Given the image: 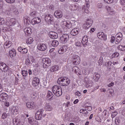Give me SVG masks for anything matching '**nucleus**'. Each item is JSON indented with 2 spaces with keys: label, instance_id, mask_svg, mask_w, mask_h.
I'll return each instance as SVG.
<instances>
[{
  "label": "nucleus",
  "instance_id": "nucleus-1",
  "mask_svg": "<svg viewBox=\"0 0 125 125\" xmlns=\"http://www.w3.org/2000/svg\"><path fill=\"white\" fill-rule=\"evenodd\" d=\"M16 20L14 18L11 19H7L6 21L4 23V19L3 18H0V24H4L5 28H6L7 31H11L12 28L11 27H13L16 24Z\"/></svg>",
  "mask_w": 125,
  "mask_h": 125
},
{
  "label": "nucleus",
  "instance_id": "nucleus-2",
  "mask_svg": "<svg viewBox=\"0 0 125 125\" xmlns=\"http://www.w3.org/2000/svg\"><path fill=\"white\" fill-rule=\"evenodd\" d=\"M70 83H71V81L67 77H60L58 80V83L62 86L69 85Z\"/></svg>",
  "mask_w": 125,
  "mask_h": 125
},
{
  "label": "nucleus",
  "instance_id": "nucleus-3",
  "mask_svg": "<svg viewBox=\"0 0 125 125\" xmlns=\"http://www.w3.org/2000/svg\"><path fill=\"white\" fill-rule=\"evenodd\" d=\"M53 93L56 96H61L62 95V88L60 85H54L52 87Z\"/></svg>",
  "mask_w": 125,
  "mask_h": 125
},
{
  "label": "nucleus",
  "instance_id": "nucleus-4",
  "mask_svg": "<svg viewBox=\"0 0 125 125\" xmlns=\"http://www.w3.org/2000/svg\"><path fill=\"white\" fill-rule=\"evenodd\" d=\"M84 82L85 83V87L87 88H90V87H92V85H93L92 81L87 77L84 78Z\"/></svg>",
  "mask_w": 125,
  "mask_h": 125
},
{
  "label": "nucleus",
  "instance_id": "nucleus-5",
  "mask_svg": "<svg viewBox=\"0 0 125 125\" xmlns=\"http://www.w3.org/2000/svg\"><path fill=\"white\" fill-rule=\"evenodd\" d=\"M44 19L45 21L48 24H52L53 22V16L49 14H46L45 15Z\"/></svg>",
  "mask_w": 125,
  "mask_h": 125
},
{
  "label": "nucleus",
  "instance_id": "nucleus-6",
  "mask_svg": "<svg viewBox=\"0 0 125 125\" xmlns=\"http://www.w3.org/2000/svg\"><path fill=\"white\" fill-rule=\"evenodd\" d=\"M42 63H43V68H47L50 66V64L51 63V60L48 58H44L42 60Z\"/></svg>",
  "mask_w": 125,
  "mask_h": 125
},
{
  "label": "nucleus",
  "instance_id": "nucleus-7",
  "mask_svg": "<svg viewBox=\"0 0 125 125\" xmlns=\"http://www.w3.org/2000/svg\"><path fill=\"white\" fill-rule=\"evenodd\" d=\"M69 41V35L67 34H64L62 35V37H60V41L62 43H67L68 41Z\"/></svg>",
  "mask_w": 125,
  "mask_h": 125
},
{
  "label": "nucleus",
  "instance_id": "nucleus-8",
  "mask_svg": "<svg viewBox=\"0 0 125 125\" xmlns=\"http://www.w3.org/2000/svg\"><path fill=\"white\" fill-rule=\"evenodd\" d=\"M72 62L74 65H79L81 62L80 57L77 55H74L72 56Z\"/></svg>",
  "mask_w": 125,
  "mask_h": 125
},
{
  "label": "nucleus",
  "instance_id": "nucleus-9",
  "mask_svg": "<svg viewBox=\"0 0 125 125\" xmlns=\"http://www.w3.org/2000/svg\"><path fill=\"white\" fill-rule=\"evenodd\" d=\"M92 23H93V21L91 19H87L86 23L83 25V28L85 30L89 29V28H90V26L92 25Z\"/></svg>",
  "mask_w": 125,
  "mask_h": 125
},
{
  "label": "nucleus",
  "instance_id": "nucleus-10",
  "mask_svg": "<svg viewBox=\"0 0 125 125\" xmlns=\"http://www.w3.org/2000/svg\"><path fill=\"white\" fill-rule=\"evenodd\" d=\"M61 26L63 29H70L71 27V23L66 21H62Z\"/></svg>",
  "mask_w": 125,
  "mask_h": 125
},
{
  "label": "nucleus",
  "instance_id": "nucleus-11",
  "mask_svg": "<svg viewBox=\"0 0 125 125\" xmlns=\"http://www.w3.org/2000/svg\"><path fill=\"white\" fill-rule=\"evenodd\" d=\"M123 40V34L121 32H119L116 35L115 43H119Z\"/></svg>",
  "mask_w": 125,
  "mask_h": 125
},
{
  "label": "nucleus",
  "instance_id": "nucleus-12",
  "mask_svg": "<svg viewBox=\"0 0 125 125\" xmlns=\"http://www.w3.org/2000/svg\"><path fill=\"white\" fill-rule=\"evenodd\" d=\"M37 48L39 50H40V51H45V50H46L47 46L46 44L41 43L37 45Z\"/></svg>",
  "mask_w": 125,
  "mask_h": 125
},
{
  "label": "nucleus",
  "instance_id": "nucleus-13",
  "mask_svg": "<svg viewBox=\"0 0 125 125\" xmlns=\"http://www.w3.org/2000/svg\"><path fill=\"white\" fill-rule=\"evenodd\" d=\"M0 70L3 72H7L8 71V66L4 62H0Z\"/></svg>",
  "mask_w": 125,
  "mask_h": 125
},
{
  "label": "nucleus",
  "instance_id": "nucleus-14",
  "mask_svg": "<svg viewBox=\"0 0 125 125\" xmlns=\"http://www.w3.org/2000/svg\"><path fill=\"white\" fill-rule=\"evenodd\" d=\"M43 112V110H39L37 111L35 114V118L37 120H42V114Z\"/></svg>",
  "mask_w": 125,
  "mask_h": 125
},
{
  "label": "nucleus",
  "instance_id": "nucleus-15",
  "mask_svg": "<svg viewBox=\"0 0 125 125\" xmlns=\"http://www.w3.org/2000/svg\"><path fill=\"white\" fill-rule=\"evenodd\" d=\"M54 16L56 18L60 19V18H62L63 17V13L62 11L60 10H56L54 12Z\"/></svg>",
  "mask_w": 125,
  "mask_h": 125
},
{
  "label": "nucleus",
  "instance_id": "nucleus-16",
  "mask_svg": "<svg viewBox=\"0 0 125 125\" xmlns=\"http://www.w3.org/2000/svg\"><path fill=\"white\" fill-rule=\"evenodd\" d=\"M97 37L98 39H100V40H102V41H106V40H107V36L105 35V33L102 32L98 33Z\"/></svg>",
  "mask_w": 125,
  "mask_h": 125
},
{
  "label": "nucleus",
  "instance_id": "nucleus-17",
  "mask_svg": "<svg viewBox=\"0 0 125 125\" xmlns=\"http://www.w3.org/2000/svg\"><path fill=\"white\" fill-rule=\"evenodd\" d=\"M8 99V95L5 93L0 94V101L1 102H5Z\"/></svg>",
  "mask_w": 125,
  "mask_h": 125
},
{
  "label": "nucleus",
  "instance_id": "nucleus-18",
  "mask_svg": "<svg viewBox=\"0 0 125 125\" xmlns=\"http://www.w3.org/2000/svg\"><path fill=\"white\" fill-rule=\"evenodd\" d=\"M106 10L109 15H115V14H116V11L111 7L107 6L106 7Z\"/></svg>",
  "mask_w": 125,
  "mask_h": 125
},
{
  "label": "nucleus",
  "instance_id": "nucleus-19",
  "mask_svg": "<svg viewBox=\"0 0 125 125\" xmlns=\"http://www.w3.org/2000/svg\"><path fill=\"white\" fill-rule=\"evenodd\" d=\"M67 49H68V46L66 45H63L60 48V49L58 51V52L59 54H63L67 51Z\"/></svg>",
  "mask_w": 125,
  "mask_h": 125
},
{
  "label": "nucleus",
  "instance_id": "nucleus-20",
  "mask_svg": "<svg viewBox=\"0 0 125 125\" xmlns=\"http://www.w3.org/2000/svg\"><path fill=\"white\" fill-rule=\"evenodd\" d=\"M28 122L31 125H39V123H38V121L35 120V119H34V118L32 117H30L28 118Z\"/></svg>",
  "mask_w": 125,
  "mask_h": 125
},
{
  "label": "nucleus",
  "instance_id": "nucleus-21",
  "mask_svg": "<svg viewBox=\"0 0 125 125\" xmlns=\"http://www.w3.org/2000/svg\"><path fill=\"white\" fill-rule=\"evenodd\" d=\"M89 6H90L88 2H87L85 5L83 6L82 9L83 10V11L85 12V13H89Z\"/></svg>",
  "mask_w": 125,
  "mask_h": 125
},
{
  "label": "nucleus",
  "instance_id": "nucleus-22",
  "mask_svg": "<svg viewBox=\"0 0 125 125\" xmlns=\"http://www.w3.org/2000/svg\"><path fill=\"white\" fill-rule=\"evenodd\" d=\"M11 113L14 116H16L18 114V107L13 106L11 109Z\"/></svg>",
  "mask_w": 125,
  "mask_h": 125
},
{
  "label": "nucleus",
  "instance_id": "nucleus-23",
  "mask_svg": "<svg viewBox=\"0 0 125 125\" xmlns=\"http://www.w3.org/2000/svg\"><path fill=\"white\" fill-rule=\"evenodd\" d=\"M32 84L33 86L37 87V86L40 84V79L36 77L33 78L32 81Z\"/></svg>",
  "mask_w": 125,
  "mask_h": 125
},
{
  "label": "nucleus",
  "instance_id": "nucleus-24",
  "mask_svg": "<svg viewBox=\"0 0 125 125\" xmlns=\"http://www.w3.org/2000/svg\"><path fill=\"white\" fill-rule=\"evenodd\" d=\"M72 71L73 72L75 73V74H77L78 76H81V75H82V72H81L80 68H79V67H78L77 66H74L72 68Z\"/></svg>",
  "mask_w": 125,
  "mask_h": 125
},
{
  "label": "nucleus",
  "instance_id": "nucleus-25",
  "mask_svg": "<svg viewBox=\"0 0 125 125\" xmlns=\"http://www.w3.org/2000/svg\"><path fill=\"white\" fill-rule=\"evenodd\" d=\"M47 97L50 101L53 100V99H54V95L52 92L51 91H48Z\"/></svg>",
  "mask_w": 125,
  "mask_h": 125
},
{
  "label": "nucleus",
  "instance_id": "nucleus-26",
  "mask_svg": "<svg viewBox=\"0 0 125 125\" xmlns=\"http://www.w3.org/2000/svg\"><path fill=\"white\" fill-rule=\"evenodd\" d=\"M44 108L46 111H52L53 109L52 108V106H51V105H50V104L49 103L45 104Z\"/></svg>",
  "mask_w": 125,
  "mask_h": 125
},
{
  "label": "nucleus",
  "instance_id": "nucleus-27",
  "mask_svg": "<svg viewBox=\"0 0 125 125\" xmlns=\"http://www.w3.org/2000/svg\"><path fill=\"white\" fill-rule=\"evenodd\" d=\"M32 23H34L33 24L35 25V24H40L41 22H42V20H41V18L39 17L34 18L32 21Z\"/></svg>",
  "mask_w": 125,
  "mask_h": 125
},
{
  "label": "nucleus",
  "instance_id": "nucleus-28",
  "mask_svg": "<svg viewBox=\"0 0 125 125\" xmlns=\"http://www.w3.org/2000/svg\"><path fill=\"white\" fill-rule=\"evenodd\" d=\"M79 32H80L79 28H74L71 30L70 34L72 36H77L79 34Z\"/></svg>",
  "mask_w": 125,
  "mask_h": 125
},
{
  "label": "nucleus",
  "instance_id": "nucleus-29",
  "mask_svg": "<svg viewBox=\"0 0 125 125\" xmlns=\"http://www.w3.org/2000/svg\"><path fill=\"white\" fill-rule=\"evenodd\" d=\"M88 38H87V37L84 36L83 38V40L82 41V43L83 44V45L84 46H86L87 45L88 42Z\"/></svg>",
  "mask_w": 125,
  "mask_h": 125
},
{
  "label": "nucleus",
  "instance_id": "nucleus-30",
  "mask_svg": "<svg viewBox=\"0 0 125 125\" xmlns=\"http://www.w3.org/2000/svg\"><path fill=\"white\" fill-rule=\"evenodd\" d=\"M49 36L51 39H57L58 38V34L55 32H51L49 33Z\"/></svg>",
  "mask_w": 125,
  "mask_h": 125
},
{
  "label": "nucleus",
  "instance_id": "nucleus-31",
  "mask_svg": "<svg viewBox=\"0 0 125 125\" xmlns=\"http://www.w3.org/2000/svg\"><path fill=\"white\" fill-rule=\"evenodd\" d=\"M59 70V66L58 65H53V66H51L50 68V71L53 72H57V71H58Z\"/></svg>",
  "mask_w": 125,
  "mask_h": 125
},
{
  "label": "nucleus",
  "instance_id": "nucleus-32",
  "mask_svg": "<svg viewBox=\"0 0 125 125\" xmlns=\"http://www.w3.org/2000/svg\"><path fill=\"white\" fill-rule=\"evenodd\" d=\"M26 107L29 109H34L35 108V103L34 102H27L26 103Z\"/></svg>",
  "mask_w": 125,
  "mask_h": 125
},
{
  "label": "nucleus",
  "instance_id": "nucleus-33",
  "mask_svg": "<svg viewBox=\"0 0 125 125\" xmlns=\"http://www.w3.org/2000/svg\"><path fill=\"white\" fill-rule=\"evenodd\" d=\"M10 46H11V41H6L4 44V47L5 48H9Z\"/></svg>",
  "mask_w": 125,
  "mask_h": 125
},
{
  "label": "nucleus",
  "instance_id": "nucleus-34",
  "mask_svg": "<svg viewBox=\"0 0 125 125\" xmlns=\"http://www.w3.org/2000/svg\"><path fill=\"white\" fill-rule=\"evenodd\" d=\"M9 54L10 56H12V57H14L15 56H16V51H15V49H12L11 50H10Z\"/></svg>",
  "mask_w": 125,
  "mask_h": 125
},
{
  "label": "nucleus",
  "instance_id": "nucleus-35",
  "mask_svg": "<svg viewBox=\"0 0 125 125\" xmlns=\"http://www.w3.org/2000/svg\"><path fill=\"white\" fill-rule=\"evenodd\" d=\"M51 45L54 47H57L59 45V42L58 41L54 40L52 42Z\"/></svg>",
  "mask_w": 125,
  "mask_h": 125
},
{
  "label": "nucleus",
  "instance_id": "nucleus-36",
  "mask_svg": "<svg viewBox=\"0 0 125 125\" xmlns=\"http://www.w3.org/2000/svg\"><path fill=\"white\" fill-rule=\"evenodd\" d=\"M24 32L26 34H31L32 33V28L30 27H26L24 29Z\"/></svg>",
  "mask_w": 125,
  "mask_h": 125
},
{
  "label": "nucleus",
  "instance_id": "nucleus-37",
  "mask_svg": "<svg viewBox=\"0 0 125 125\" xmlns=\"http://www.w3.org/2000/svg\"><path fill=\"white\" fill-rule=\"evenodd\" d=\"M5 14L9 16L11 13V8H9L6 9L4 11Z\"/></svg>",
  "mask_w": 125,
  "mask_h": 125
},
{
  "label": "nucleus",
  "instance_id": "nucleus-38",
  "mask_svg": "<svg viewBox=\"0 0 125 125\" xmlns=\"http://www.w3.org/2000/svg\"><path fill=\"white\" fill-rule=\"evenodd\" d=\"M78 5L72 4L70 7V9H71V10H73V11L77 10L78 9Z\"/></svg>",
  "mask_w": 125,
  "mask_h": 125
},
{
  "label": "nucleus",
  "instance_id": "nucleus-39",
  "mask_svg": "<svg viewBox=\"0 0 125 125\" xmlns=\"http://www.w3.org/2000/svg\"><path fill=\"white\" fill-rule=\"evenodd\" d=\"M7 117H9V114L4 112L2 114L1 118L2 119H6V118H7Z\"/></svg>",
  "mask_w": 125,
  "mask_h": 125
},
{
  "label": "nucleus",
  "instance_id": "nucleus-40",
  "mask_svg": "<svg viewBox=\"0 0 125 125\" xmlns=\"http://www.w3.org/2000/svg\"><path fill=\"white\" fill-rule=\"evenodd\" d=\"M13 124L14 125H18L19 124V120L17 119H14L13 120Z\"/></svg>",
  "mask_w": 125,
  "mask_h": 125
},
{
  "label": "nucleus",
  "instance_id": "nucleus-41",
  "mask_svg": "<svg viewBox=\"0 0 125 125\" xmlns=\"http://www.w3.org/2000/svg\"><path fill=\"white\" fill-rule=\"evenodd\" d=\"M98 63L99 66H101V65H102V64H103V57H100V59L98 62Z\"/></svg>",
  "mask_w": 125,
  "mask_h": 125
},
{
  "label": "nucleus",
  "instance_id": "nucleus-42",
  "mask_svg": "<svg viewBox=\"0 0 125 125\" xmlns=\"http://www.w3.org/2000/svg\"><path fill=\"white\" fill-rule=\"evenodd\" d=\"M34 42V39H33V38L30 37L29 38H28V40L26 42L28 44H31V43H33V42Z\"/></svg>",
  "mask_w": 125,
  "mask_h": 125
},
{
  "label": "nucleus",
  "instance_id": "nucleus-43",
  "mask_svg": "<svg viewBox=\"0 0 125 125\" xmlns=\"http://www.w3.org/2000/svg\"><path fill=\"white\" fill-rule=\"evenodd\" d=\"M120 123H121V120H120V118H119V117H116L115 118V124L116 125H120Z\"/></svg>",
  "mask_w": 125,
  "mask_h": 125
},
{
  "label": "nucleus",
  "instance_id": "nucleus-44",
  "mask_svg": "<svg viewBox=\"0 0 125 125\" xmlns=\"http://www.w3.org/2000/svg\"><path fill=\"white\" fill-rule=\"evenodd\" d=\"M120 56V54L118 52H115L112 55V58H115V57H119Z\"/></svg>",
  "mask_w": 125,
  "mask_h": 125
},
{
  "label": "nucleus",
  "instance_id": "nucleus-45",
  "mask_svg": "<svg viewBox=\"0 0 125 125\" xmlns=\"http://www.w3.org/2000/svg\"><path fill=\"white\" fill-rule=\"evenodd\" d=\"M117 115H118V112L117 111L112 112V114H111L112 119H114V118H115V117H116V116H117Z\"/></svg>",
  "mask_w": 125,
  "mask_h": 125
},
{
  "label": "nucleus",
  "instance_id": "nucleus-46",
  "mask_svg": "<svg viewBox=\"0 0 125 125\" xmlns=\"http://www.w3.org/2000/svg\"><path fill=\"white\" fill-rule=\"evenodd\" d=\"M21 74L23 77H26L28 75V71L26 70H22L21 71Z\"/></svg>",
  "mask_w": 125,
  "mask_h": 125
},
{
  "label": "nucleus",
  "instance_id": "nucleus-47",
  "mask_svg": "<svg viewBox=\"0 0 125 125\" xmlns=\"http://www.w3.org/2000/svg\"><path fill=\"white\" fill-rule=\"evenodd\" d=\"M30 16H31V17H36V16H37V12L33 11L31 12L30 14Z\"/></svg>",
  "mask_w": 125,
  "mask_h": 125
},
{
  "label": "nucleus",
  "instance_id": "nucleus-48",
  "mask_svg": "<svg viewBox=\"0 0 125 125\" xmlns=\"http://www.w3.org/2000/svg\"><path fill=\"white\" fill-rule=\"evenodd\" d=\"M30 97L32 98V99H35L36 97H37V94L36 93H32L30 95Z\"/></svg>",
  "mask_w": 125,
  "mask_h": 125
},
{
  "label": "nucleus",
  "instance_id": "nucleus-49",
  "mask_svg": "<svg viewBox=\"0 0 125 125\" xmlns=\"http://www.w3.org/2000/svg\"><path fill=\"white\" fill-rule=\"evenodd\" d=\"M27 52H28V49L24 48H22V50L21 51V53L22 54H26V53H27Z\"/></svg>",
  "mask_w": 125,
  "mask_h": 125
},
{
  "label": "nucleus",
  "instance_id": "nucleus-50",
  "mask_svg": "<svg viewBox=\"0 0 125 125\" xmlns=\"http://www.w3.org/2000/svg\"><path fill=\"white\" fill-rule=\"evenodd\" d=\"M112 63L111 62H105V66L106 67H110V66H111V65H112Z\"/></svg>",
  "mask_w": 125,
  "mask_h": 125
},
{
  "label": "nucleus",
  "instance_id": "nucleus-51",
  "mask_svg": "<svg viewBox=\"0 0 125 125\" xmlns=\"http://www.w3.org/2000/svg\"><path fill=\"white\" fill-rule=\"evenodd\" d=\"M117 49H119V50H121V51H123L124 46L120 45L117 47Z\"/></svg>",
  "mask_w": 125,
  "mask_h": 125
},
{
  "label": "nucleus",
  "instance_id": "nucleus-52",
  "mask_svg": "<svg viewBox=\"0 0 125 125\" xmlns=\"http://www.w3.org/2000/svg\"><path fill=\"white\" fill-rule=\"evenodd\" d=\"M8 3H14L15 2V0H5Z\"/></svg>",
  "mask_w": 125,
  "mask_h": 125
},
{
  "label": "nucleus",
  "instance_id": "nucleus-53",
  "mask_svg": "<svg viewBox=\"0 0 125 125\" xmlns=\"http://www.w3.org/2000/svg\"><path fill=\"white\" fill-rule=\"evenodd\" d=\"M13 12L15 14H18L19 13L18 10L15 8L13 9Z\"/></svg>",
  "mask_w": 125,
  "mask_h": 125
},
{
  "label": "nucleus",
  "instance_id": "nucleus-54",
  "mask_svg": "<svg viewBox=\"0 0 125 125\" xmlns=\"http://www.w3.org/2000/svg\"><path fill=\"white\" fill-rule=\"evenodd\" d=\"M75 44L76 46H78L79 47H80L81 46V42H75Z\"/></svg>",
  "mask_w": 125,
  "mask_h": 125
},
{
  "label": "nucleus",
  "instance_id": "nucleus-55",
  "mask_svg": "<svg viewBox=\"0 0 125 125\" xmlns=\"http://www.w3.org/2000/svg\"><path fill=\"white\" fill-rule=\"evenodd\" d=\"M106 3H112L113 2V0H104Z\"/></svg>",
  "mask_w": 125,
  "mask_h": 125
},
{
  "label": "nucleus",
  "instance_id": "nucleus-56",
  "mask_svg": "<svg viewBox=\"0 0 125 125\" xmlns=\"http://www.w3.org/2000/svg\"><path fill=\"white\" fill-rule=\"evenodd\" d=\"M116 40V38L114 36H112L110 40V42H114Z\"/></svg>",
  "mask_w": 125,
  "mask_h": 125
},
{
  "label": "nucleus",
  "instance_id": "nucleus-57",
  "mask_svg": "<svg viewBox=\"0 0 125 125\" xmlns=\"http://www.w3.org/2000/svg\"><path fill=\"white\" fill-rule=\"evenodd\" d=\"M98 8H102V3H99L97 4Z\"/></svg>",
  "mask_w": 125,
  "mask_h": 125
},
{
  "label": "nucleus",
  "instance_id": "nucleus-58",
  "mask_svg": "<svg viewBox=\"0 0 125 125\" xmlns=\"http://www.w3.org/2000/svg\"><path fill=\"white\" fill-rule=\"evenodd\" d=\"M75 95H76L77 96H81L82 95V94L81 93V92H80V91H77L75 93Z\"/></svg>",
  "mask_w": 125,
  "mask_h": 125
},
{
  "label": "nucleus",
  "instance_id": "nucleus-59",
  "mask_svg": "<svg viewBox=\"0 0 125 125\" xmlns=\"http://www.w3.org/2000/svg\"><path fill=\"white\" fill-rule=\"evenodd\" d=\"M108 87H111V86H114V82H111L110 83L107 85Z\"/></svg>",
  "mask_w": 125,
  "mask_h": 125
},
{
  "label": "nucleus",
  "instance_id": "nucleus-60",
  "mask_svg": "<svg viewBox=\"0 0 125 125\" xmlns=\"http://www.w3.org/2000/svg\"><path fill=\"white\" fill-rule=\"evenodd\" d=\"M120 3L122 5H125V0H120Z\"/></svg>",
  "mask_w": 125,
  "mask_h": 125
},
{
  "label": "nucleus",
  "instance_id": "nucleus-61",
  "mask_svg": "<svg viewBox=\"0 0 125 125\" xmlns=\"http://www.w3.org/2000/svg\"><path fill=\"white\" fill-rule=\"evenodd\" d=\"M4 105H5V106H6V107H9V103L8 102H6L4 103Z\"/></svg>",
  "mask_w": 125,
  "mask_h": 125
},
{
  "label": "nucleus",
  "instance_id": "nucleus-62",
  "mask_svg": "<svg viewBox=\"0 0 125 125\" xmlns=\"http://www.w3.org/2000/svg\"><path fill=\"white\" fill-rule=\"evenodd\" d=\"M85 110V109H81L80 110V113H81V114H84Z\"/></svg>",
  "mask_w": 125,
  "mask_h": 125
},
{
  "label": "nucleus",
  "instance_id": "nucleus-63",
  "mask_svg": "<svg viewBox=\"0 0 125 125\" xmlns=\"http://www.w3.org/2000/svg\"><path fill=\"white\" fill-rule=\"evenodd\" d=\"M23 48H21V47H19V48H18V51H19V52H22V50Z\"/></svg>",
  "mask_w": 125,
  "mask_h": 125
},
{
  "label": "nucleus",
  "instance_id": "nucleus-64",
  "mask_svg": "<svg viewBox=\"0 0 125 125\" xmlns=\"http://www.w3.org/2000/svg\"><path fill=\"white\" fill-rule=\"evenodd\" d=\"M100 77V75H99V74H96L95 78H96L97 80H99Z\"/></svg>",
  "mask_w": 125,
  "mask_h": 125
}]
</instances>
